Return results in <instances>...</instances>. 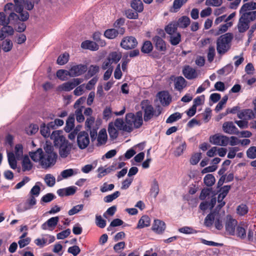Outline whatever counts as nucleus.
<instances>
[{
  "label": "nucleus",
  "instance_id": "nucleus-1",
  "mask_svg": "<svg viewBox=\"0 0 256 256\" xmlns=\"http://www.w3.org/2000/svg\"><path fill=\"white\" fill-rule=\"evenodd\" d=\"M50 138L54 140V146L59 147V154L60 157L66 158L70 154L72 144L66 140L58 130L54 131L52 134Z\"/></svg>",
  "mask_w": 256,
  "mask_h": 256
},
{
  "label": "nucleus",
  "instance_id": "nucleus-2",
  "mask_svg": "<svg viewBox=\"0 0 256 256\" xmlns=\"http://www.w3.org/2000/svg\"><path fill=\"white\" fill-rule=\"evenodd\" d=\"M233 38L232 34L228 32L220 36L216 41V50L219 54L222 55L229 50Z\"/></svg>",
  "mask_w": 256,
  "mask_h": 256
},
{
  "label": "nucleus",
  "instance_id": "nucleus-3",
  "mask_svg": "<svg viewBox=\"0 0 256 256\" xmlns=\"http://www.w3.org/2000/svg\"><path fill=\"white\" fill-rule=\"evenodd\" d=\"M126 122L128 125V132H132L134 128H140L143 124L142 112L138 111L134 114L133 113H128L126 115Z\"/></svg>",
  "mask_w": 256,
  "mask_h": 256
},
{
  "label": "nucleus",
  "instance_id": "nucleus-4",
  "mask_svg": "<svg viewBox=\"0 0 256 256\" xmlns=\"http://www.w3.org/2000/svg\"><path fill=\"white\" fill-rule=\"evenodd\" d=\"M141 108L144 112V120L148 122L154 116H158L160 114V112L154 111V107L150 104L148 100H144L141 104Z\"/></svg>",
  "mask_w": 256,
  "mask_h": 256
},
{
  "label": "nucleus",
  "instance_id": "nucleus-5",
  "mask_svg": "<svg viewBox=\"0 0 256 256\" xmlns=\"http://www.w3.org/2000/svg\"><path fill=\"white\" fill-rule=\"evenodd\" d=\"M84 79L82 78H74L70 81L64 82L58 86L60 91L69 92L75 87L82 82Z\"/></svg>",
  "mask_w": 256,
  "mask_h": 256
},
{
  "label": "nucleus",
  "instance_id": "nucleus-6",
  "mask_svg": "<svg viewBox=\"0 0 256 256\" xmlns=\"http://www.w3.org/2000/svg\"><path fill=\"white\" fill-rule=\"evenodd\" d=\"M57 158L56 153L44 154L42 157L40 165L42 168H48L54 166Z\"/></svg>",
  "mask_w": 256,
  "mask_h": 256
},
{
  "label": "nucleus",
  "instance_id": "nucleus-7",
  "mask_svg": "<svg viewBox=\"0 0 256 256\" xmlns=\"http://www.w3.org/2000/svg\"><path fill=\"white\" fill-rule=\"evenodd\" d=\"M238 226V222L233 218L230 215H228L225 222V229L227 234L230 236L235 234L236 228Z\"/></svg>",
  "mask_w": 256,
  "mask_h": 256
},
{
  "label": "nucleus",
  "instance_id": "nucleus-8",
  "mask_svg": "<svg viewBox=\"0 0 256 256\" xmlns=\"http://www.w3.org/2000/svg\"><path fill=\"white\" fill-rule=\"evenodd\" d=\"M138 44L136 39L132 36L124 37L120 42V46L124 49L128 50L134 49Z\"/></svg>",
  "mask_w": 256,
  "mask_h": 256
},
{
  "label": "nucleus",
  "instance_id": "nucleus-9",
  "mask_svg": "<svg viewBox=\"0 0 256 256\" xmlns=\"http://www.w3.org/2000/svg\"><path fill=\"white\" fill-rule=\"evenodd\" d=\"M88 134L85 132H80L77 136V144L78 148L83 150L86 148L90 144Z\"/></svg>",
  "mask_w": 256,
  "mask_h": 256
},
{
  "label": "nucleus",
  "instance_id": "nucleus-10",
  "mask_svg": "<svg viewBox=\"0 0 256 256\" xmlns=\"http://www.w3.org/2000/svg\"><path fill=\"white\" fill-rule=\"evenodd\" d=\"M87 70L88 68L86 64H80L74 65L68 70V76L70 77L80 76L84 74Z\"/></svg>",
  "mask_w": 256,
  "mask_h": 256
},
{
  "label": "nucleus",
  "instance_id": "nucleus-11",
  "mask_svg": "<svg viewBox=\"0 0 256 256\" xmlns=\"http://www.w3.org/2000/svg\"><path fill=\"white\" fill-rule=\"evenodd\" d=\"M228 142L229 138L222 135L215 134L210 137V142L215 145L226 146Z\"/></svg>",
  "mask_w": 256,
  "mask_h": 256
},
{
  "label": "nucleus",
  "instance_id": "nucleus-12",
  "mask_svg": "<svg viewBox=\"0 0 256 256\" xmlns=\"http://www.w3.org/2000/svg\"><path fill=\"white\" fill-rule=\"evenodd\" d=\"M152 40L157 50L162 54L166 52V42L162 38L156 36L152 38Z\"/></svg>",
  "mask_w": 256,
  "mask_h": 256
},
{
  "label": "nucleus",
  "instance_id": "nucleus-13",
  "mask_svg": "<svg viewBox=\"0 0 256 256\" xmlns=\"http://www.w3.org/2000/svg\"><path fill=\"white\" fill-rule=\"evenodd\" d=\"M184 76L188 80H193L198 76L196 70L190 66H185L182 70Z\"/></svg>",
  "mask_w": 256,
  "mask_h": 256
},
{
  "label": "nucleus",
  "instance_id": "nucleus-14",
  "mask_svg": "<svg viewBox=\"0 0 256 256\" xmlns=\"http://www.w3.org/2000/svg\"><path fill=\"white\" fill-rule=\"evenodd\" d=\"M222 129L224 132L230 134H238L239 131L232 122H225L222 125Z\"/></svg>",
  "mask_w": 256,
  "mask_h": 256
},
{
  "label": "nucleus",
  "instance_id": "nucleus-15",
  "mask_svg": "<svg viewBox=\"0 0 256 256\" xmlns=\"http://www.w3.org/2000/svg\"><path fill=\"white\" fill-rule=\"evenodd\" d=\"M59 218L58 216L52 217L42 225V228L44 230H53L57 225Z\"/></svg>",
  "mask_w": 256,
  "mask_h": 256
},
{
  "label": "nucleus",
  "instance_id": "nucleus-16",
  "mask_svg": "<svg viewBox=\"0 0 256 256\" xmlns=\"http://www.w3.org/2000/svg\"><path fill=\"white\" fill-rule=\"evenodd\" d=\"M157 96L161 104L164 106L168 105L172 100L168 92L166 91L159 92L157 94Z\"/></svg>",
  "mask_w": 256,
  "mask_h": 256
},
{
  "label": "nucleus",
  "instance_id": "nucleus-17",
  "mask_svg": "<svg viewBox=\"0 0 256 256\" xmlns=\"http://www.w3.org/2000/svg\"><path fill=\"white\" fill-rule=\"evenodd\" d=\"M125 30L124 28H120V30L110 28L106 30L104 33V35L106 38L109 39H113L115 38L118 34H123Z\"/></svg>",
  "mask_w": 256,
  "mask_h": 256
},
{
  "label": "nucleus",
  "instance_id": "nucleus-18",
  "mask_svg": "<svg viewBox=\"0 0 256 256\" xmlns=\"http://www.w3.org/2000/svg\"><path fill=\"white\" fill-rule=\"evenodd\" d=\"M237 116L240 119L248 120L254 118V114L252 110L245 109L238 112Z\"/></svg>",
  "mask_w": 256,
  "mask_h": 256
},
{
  "label": "nucleus",
  "instance_id": "nucleus-19",
  "mask_svg": "<svg viewBox=\"0 0 256 256\" xmlns=\"http://www.w3.org/2000/svg\"><path fill=\"white\" fill-rule=\"evenodd\" d=\"M78 173V170L68 168L62 170L60 176H58V181L61 180L62 178L66 179Z\"/></svg>",
  "mask_w": 256,
  "mask_h": 256
},
{
  "label": "nucleus",
  "instance_id": "nucleus-20",
  "mask_svg": "<svg viewBox=\"0 0 256 256\" xmlns=\"http://www.w3.org/2000/svg\"><path fill=\"white\" fill-rule=\"evenodd\" d=\"M108 140V136L106 131L105 129L100 130L98 132L97 138L96 146H98L104 145L106 144Z\"/></svg>",
  "mask_w": 256,
  "mask_h": 256
},
{
  "label": "nucleus",
  "instance_id": "nucleus-21",
  "mask_svg": "<svg viewBox=\"0 0 256 256\" xmlns=\"http://www.w3.org/2000/svg\"><path fill=\"white\" fill-rule=\"evenodd\" d=\"M160 192L159 184L156 179H154L150 184V196L156 198Z\"/></svg>",
  "mask_w": 256,
  "mask_h": 256
},
{
  "label": "nucleus",
  "instance_id": "nucleus-22",
  "mask_svg": "<svg viewBox=\"0 0 256 256\" xmlns=\"http://www.w3.org/2000/svg\"><path fill=\"white\" fill-rule=\"evenodd\" d=\"M166 228L165 223L159 220H156L152 226L154 231L158 234L162 233Z\"/></svg>",
  "mask_w": 256,
  "mask_h": 256
},
{
  "label": "nucleus",
  "instance_id": "nucleus-23",
  "mask_svg": "<svg viewBox=\"0 0 256 256\" xmlns=\"http://www.w3.org/2000/svg\"><path fill=\"white\" fill-rule=\"evenodd\" d=\"M174 88L180 92L186 86V81L182 76H178L175 78L174 80Z\"/></svg>",
  "mask_w": 256,
  "mask_h": 256
},
{
  "label": "nucleus",
  "instance_id": "nucleus-24",
  "mask_svg": "<svg viewBox=\"0 0 256 256\" xmlns=\"http://www.w3.org/2000/svg\"><path fill=\"white\" fill-rule=\"evenodd\" d=\"M218 214L216 212H210L205 218L204 224L206 227L211 228L214 224Z\"/></svg>",
  "mask_w": 256,
  "mask_h": 256
},
{
  "label": "nucleus",
  "instance_id": "nucleus-25",
  "mask_svg": "<svg viewBox=\"0 0 256 256\" xmlns=\"http://www.w3.org/2000/svg\"><path fill=\"white\" fill-rule=\"evenodd\" d=\"M14 30L11 26L8 24L3 25V27L0 30V38L2 40L7 36L12 35Z\"/></svg>",
  "mask_w": 256,
  "mask_h": 256
},
{
  "label": "nucleus",
  "instance_id": "nucleus-26",
  "mask_svg": "<svg viewBox=\"0 0 256 256\" xmlns=\"http://www.w3.org/2000/svg\"><path fill=\"white\" fill-rule=\"evenodd\" d=\"M178 27L184 28H187L190 23V18L187 16H182L177 21H174Z\"/></svg>",
  "mask_w": 256,
  "mask_h": 256
},
{
  "label": "nucleus",
  "instance_id": "nucleus-27",
  "mask_svg": "<svg viewBox=\"0 0 256 256\" xmlns=\"http://www.w3.org/2000/svg\"><path fill=\"white\" fill-rule=\"evenodd\" d=\"M74 114H70L66 121L64 127V130L66 132H70L73 130L74 126Z\"/></svg>",
  "mask_w": 256,
  "mask_h": 256
},
{
  "label": "nucleus",
  "instance_id": "nucleus-28",
  "mask_svg": "<svg viewBox=\"0 0 256 256\" xmlns=\"http://www.w3.org/2000/svg\"><path fill=\"white\" fill-rule=\"evenodd\" d=\"M44 152L42 148H38L34 152H30V156L31 158L35 162H40L41 163Z\"/></svg>",
  "mask_w": 256,
  "mask_h": 256
},
{
  "label": "nucleus",
  "instance_id": "nucleus-29",
  "mask_svg": "<svg viewBox=\"0 0 256 256\" xmlns=\"http://www.w3.org/2000/svg\"><path fill=\"white\" fill-rule=\"evenodd\" d=\"M81 47L92 50H96L98 49V46L95 42L90 40L83 42L81 44Z\"/></svg>",
  "mask_w": 256,
  "mask_h": 256
},
{
  "label": "nucleus",
  "instance_id": "nucleus-30",
  "mask_svg": "<svg viewBox=\"0 0 256 256\" xmlns=\"http://www.w3.org/2000/svg\"><path fill=\"white\" fill-rule=\"evenodd\" d=\"M178 28L176 23L173 21L165 26L164 30L170 36L178 32L177 30Z\"/></svg>",
  "mask_w": 256,
  "mask_h": 256
},
{
  "label": "nucleus",
  "instance_id": "nucleus-31",
  "mask_svg": "<svg viewBox=\"0 0 256 256\" xmlns=\"http://www.w3.org/2000/svg\"><path fill=\"white\" fill-rule=\"evenodd\" d=\"M242 19L244 18L246 20L250 22L254 21L256 19V11L252 12H244L240 13Z\"/></svg>",
  "mask_w": 256,
  "mask_h": 256
},
{
  "label": "nucleus",
  "instance_id": "nucleus-32",
  "mask_svg": "<svg viewBox=\"0 0 256 256\" xmlns=\"http://www.w3.org/2000/svg\"><path fill=\"white\" fill-rule=\"evenodd\" d=\"M181 34L178 32L169 36V42L172 46H177L181 40Z\"/></svg>",
  "mask_w": 256,
  "mask_h": 256
},
{
  "label": "nucleus",
  "instance_id": "nucleus-33",
  "mask_svg": "<svg viewBox=\"0 0 256 256\" xmlns=\"http://www.w3.org/2000/svg\"><path fill=\"white\" fill-rule=\"evenodd\" d=\"M256 9V2H250L243 4L240 9V13L244 12H252V10Z\"/></svg>",
  "mask_w": 256,
  "mask_h": 256
},
{
  "label": "nucleus",
  "instance_id": "nucleus-34",
  "mask_svg": "<svg viewBox=\"0 0 256 256\" xmlns=\"http://www.w3.org/2000/svg\"><path fill=\"white\" fill-rule=\"evenodd\" d=\"M150 219L148 216H143L138 221L137 226L138 228H142L148 227L150 225Z\"/></svg>",
  "mask_w": 256,
  "mask_h": 256
},
{
  "label": "nucleus",
  "instance_id": "nucleus-35",
  "mask_svg": "<svg viewBox=\"0 0 256 256\" xmlns=\"http://www.w3.org/2000/svg\"><path fill=\"white\" fill-rule=\"evenodd\" d=\"M32 168V164L28 156H25L22 161V170L24 172L29 171Z\"/></svg>",
  "mask_w": 256,
  "mask_h": 256
},
{
  "label": "nucleus",
  "instance_id": "nucleus-36",
  "mask_svg": "<svg viewBox=\"0 0 256 256\" xmlns=\"http://www.w3.org/2000/svg\"><path fill=\"white\" fill-rule=\"evenodd\" d=\"M249 23L244 18L242 19V17L240 16L238 25L239 32H244L246 31L249 28Z\"/></svg>",
  "mask_w": 256,
  "mask_h": 256
},
{
  "label": "nucleus",
  "instance_id": "nucleus-37",
  "mask_svg": "<svg viewBox=\"0 0 256 256\" xmlns=\"http://www.w3.org/2000/svg\"><path fill=\"white\" fill-rule=\"evenodd\" d=\"M36 203V200L35 196H30L26 200L24 206L23 208L24 210H30L32 208Z\"/></svg>",
  "mask_w": 256,
  "mask_h": 256
},
{
  "label": "nucleus",
  "instance_id": "nucleus-38",
  "mask_svg": "<svg viewBox=\"0 0 256 256\" xmlns=\"http://www.w3.org/2000/svg\"><path fill=\"white\" fill-rule=\"evenodd\" d=\"M114 127H116L118 130H123L128 132V125L126 124H124V122L122 119L116 118L114 122L113 123Z\"/></svg>",
  "mask_w": 256,
  "mask_h": 256
},
{
  "label": "nucleus",
  "instance_id": "nucleus-39",
  "mask_svg": "<svg viewBox=\"0 0 256 256\" xmlns=\"http://www.w3.org/2000/svg\"><path fill=\"white\" fill-rule=\"evenodd\" d=\"M230 189V186H224L220 188V193L218 194V202L223 200L224 198L226 196Z\"/></svg>",
  "mask_w": 256,
  "mask_h": 256
},
{
  "label": "nucleus",
  "instance_id": "nucleus-40",
  "mask_svg": "<svg viewBox=\"0 0 256 256\" xmlns=\"http://www.w3.org/2000/svg\"><path fill=\"white\" fill-rule=\"evenodd\" d=\"M153 50V46L151 42L146 40L144 42L141 48V51L144 54H149L152 52Z\"/></svg>",
  "mask_w": 256,
  "mask_h": 256
},
{
  "label": "nucleus",
  "instance_id": "nucleus-41",
  "mask_svg": "<svg viewBox=\"0 0 256 256\" xmlns=\"http://www.w3.org/2000/svg\"><path fill=\"white\" fill-rule=\"evenodd\" d=\"M8 159L10 167L12 168L15 170L17 167V162L16 160L14 153L12 152H8Z\"/></svg>",
  "mask_w": 256,
  "mask_h": 256
},
{
  "label": "nucleus",
  "instance_id": "nucleus-42",
  "mask_svg": "<svg viewBox=\"0 0 256 256\" xmlns=\"http://www.w3.org/2000/svg\"><path fill=\"white\" fill-rule=\"evenodd\" d=\"M44 181L48 186L52 187L56 184V178L51 174H46L44 176Z\"/></svg>",
  "mask_w": 256,
  "mask_h": 256
},
{
  "label": "nucleus",
  "instance_id": "nucleus-43",
  "mask_svg": "<svg viewBox=\"0 0 256 256\" xmlns=\"http://www.w3.org/2000/svg\"><path fill=\"white\" fill-rule=\"evenodd\" d=\"M108 132L112 139L116 138L118 134L117 130L114 127L113 122H110L108 126Z\"/></svg>",
  "mask_w": 256,
  "mask_h": 256
},
{
  "label": "nucleus",
  "instance_id": "nucleus-44",
  "mask_svg": "<svg viewBox=\"0 0 256 256\" xmlns=\"http://www.w3.org/2000/svg\"><path fill=\"white\" fill-rule=\"evenodd\" d=\"M132 8L138 12L143 10L144 6L141 0H133L131 2Z\"/></svg>",
  "mask_w": 256,
  "mask_h": 256
},
{
  "label": "nucleus",
  "instance_id": "nucleus-45",
  "mask_svg": "<svg viewBox=\"0 0 256 256\" xmlns=\"http://www.w3.org/2000/svg\"><path fill=\"white\" fill-rule=\"evenodd\" d=\"M42 185L41 182H38L36 183V184L32 188L30 191V196H38L40 194V186Z\"/></svg>",
  "mask_w": 256,
  "mask_h": 256
},
{
  "label": "nucleus",
  "instance_id": "nucleus-46",
  "mask_svg": "<svg viewBox=\"0 0 256 256\" xmlns=\"http://www.w3.org/2000/svg\"><path fill=\"white\" fill-rule=\"evenodd\" d=\"M50 128H51V127L49 126L48 124L47 126H46L44 124L41 126L40 128V132L44 138H48L50 136V137L52 134H50Z\"/></svg>",
  "mask_w": 256,
  "mask_h": 256
},
{
  "label": "nucleus",
  "instance_id": "nucleus-47",
  "mask_svg": "<svg viewBox=\"0 0 256 256\" xmlns=\"http://www.w3.org/2000/svg\"><path fill=\"white\" fill-rule=\"evenodd\" d=\"M84 106H81L80 108H76L75 114L76 116V120L78 122H82L84 120V117L82 114L83 109Z\"/></svg>",
  "mask_w": 256,
  "mask_h": 256
},
{
  "label": "nucleus",
  "instance_id": "nucleus-48",
  "mask_svg": "<svg viewBox=\"0 0 256 256\" xmlns=\"http://www.w3.org/2000/svg\"><path fill=\"white\" fill-rule=\"evenodd\" d=\"M186 148V144L184 141H181V143L178 146L174 152V154L176 156H178L183 154L184 151Z\"/></svg>",
  "mask_w": 256,
  "mask_h": 256
},
{
  "label": "nucleus",
  "instance_id": "nucleus-49",
  "mask_svg": "<svg viewBox=\"0 0 256 256\" xmlns=\"http://www.w3.org/2000/svg\"><path fill=\"white\" fill-rule=\"evenodd\" d=\"M215 178L212 174H206L204 178V183L208 186H212L215 182Z\"/></svg>",
  "mask_w": 256,
  "mask_h": 256
},
{
  "label": "nucleus",
  "instance_id": "nucleus-50",
  "mask_svg": "<svg viewBox=\"0 0 256 256\" xmlns=\"http://www.w3.org/2000/svg\"><path fill=\"white\" fill-rule=\"evenodd\" d=\"M182 116V114L180 112H174L166 120V122L168 124H172V122H174L181 118Z\"/></svg>",
  "mask_w": 256,
  "mask_h": 256
},
{
  "label": "nucleus",
  "instance_id": "nucleus-51",
  "mask_svg": "<svg viewBox=\"0 0 256 256\" xmlns=\"http://www.w3.org/2000/svg\"><path fill=\"white\" fill-rule=\"evenodd\" d=\"M235 234L238 237L242 239H244L246 238V230L245 228L240 225L237 226L236 231L235 230Z\"/></svg>",
  "mask_w": 256,
  "mask_h": 256
},
{
  "label": "nucleus",
  "instance_id": "nucleus-52",
  "mask_svg": "<svg viewBox=\"0 0 256 256\" xmlns=\"http://www.w3.org/2000/svg\"><path fill=\"white\" fill-rule=\"evenodd\" d=\"M14 156L17 160H20L23 155V147L22 144H16L14 148Z\"/></svg>",
  "mask_w": 256,
  "mask_h": 256
},
{
  "label": "nucleus",
  "instance_id": "nucleus-53",
  "mask_svg": "<svg viewBox=\"0 0 256 256\" xmlns=\"http://www.w3.org/2000/svg\"><path fill=\"white\" fill-rule=\"evenodd\" d=\"M113 170V166L109 167L106 168H104L102 167H100L98 169V178H102V177L106 176V174L110 173Z\"/></svg>",
  "mask_w": 256,
  "mask_h": 256
},
{
  "label": "nucleus",
  "instance_id": "nucleus-54",
  "mask_svg": "<svg viewBox=\"0 0 256 256\" xmlns=\"http://www.w3.org/2000/svg\"><path fill=\"white\" fill-rule=\"evenodd\" d=\"M69 59V54L68 53H64L60 55L57 60V63L60 65H64L68 62Z\"/></svg>",
  "mask_w": 256,
  "mask_h": 256
},
{
  "label": "nucleus",
  "instance_id": "nucleus-55",
  "mask_svg": "<svg viewBox=\"0 0 256 256\" xmlns=\"http://www.w3.org/2000/svg\"><path fill=\"white\" fill-rule=\"evenodd\" d=\"M120 195V192L118 191H116L113 194H111L108 195L106 196L104 198V200L105 202H110L116 199L117 198H118Z\"/></svg>",
  "mask_w": 256,
  "mask_h": 256
},
{
  "label": "nucleus",
  "instance_id": "nucleus-56",
  "mask_svg": "<svg viewBox=\"0 0 256 256\" xmlns=\"http://www.w3.org/2000/svg\"><path fill=\"white\" fill-rule=\"evenodd\" d=\"M12 42L10 40H6L2 42V50L6 52L10 51L12 50Z\"/></svg>",
  "mask_w": 256,
  "mask_h": 256
},
{
  "label": "nucleus",
  "instance_id": "nucleus-57",
  "mask_svg": "<svg viewBox=\"0 0 256 256\" xmlns=\"http://www.w3.org/2000/svg\"><path fill=\"white\" fill-rule=\"evenodd\" d=\"M56 198V196L52 193H48L41 198L40 202L42 204V202H50L54 200Z\"/></svg>",
  "mask_w": 256,
  "mask_h": 256
},
{
  "label": "nucleus",
  "instance_id": "nucleus-58",
  "mask_svg": "<svg viewBox=\"0 0 256 256\" xmlns=\"http://www.w3.org/2000/svg\"><path fill=\"white\" fill-rule=\"evenodd\" d=\"M248 206L244 204L239 205L236 208L238 214L240 216H244L248 213Z\"/></svg>",
  "mask_w": 256,
  "mask_h": 256
},
{
  "label": "nucleus",
  "instance_id": "nucleus-59",
  "mask_svg": "<svg viewBox=\"0 0 256 256\" xmlns=\"http://www.w3.org/2000/svg\"><path fill=\"white\" fill-rule=\"evenodd\" d=\"M96 225L100 228H104L106 226V220L103 219L101 216H96Z\"/></svg>",
  "mask_w": 256,
  "mask_h": 256
},
{
  "label": "nucleus",
  "instance_id": "nucleus-60",
  "mask_svg": "<svg viewBox=\"0 0 256 256\" xmlns=\"http://www.w3.org/2000/svg\"><path fill=\"white\" fill-rule=\"evenodd\" d=\"M246 156L250 159L256 158V146H252L246 150Z\"/></svg>",
  "mask_w": 256,
  "mask_h": 256
},
{
  "label": "nucleus",
  "instance_id": "nucleus-61",
  "mask_svg": "<svg viewBox=\"0 0 256 256\" xmlns=\"http://www.w3.org/2000/svg\"><path fill=\"white\" fill-rule=\"evenodd\" d=\"M188 0H174L173 8L174 12H177Z\"/></svg>",
  "mask_w": 256,
  "mask_h": 256
},
{
  "label": "nucleus",
  "instance_id": "nucleus-62",
  "mask_svg": "<svg viewBox=\"0 0 256 256\" xmlns=\"http://www.w3.org/2000/svg\"><path fill=\"white\" fill-rule=\"evenodd\" d=\"M38 130V126L37 124H32L28 128H26V132L28 135L35 134Z\"/></svg>",
  "mask_w": 256,
  "mask_h": 256
},
{
  "label": "nucleus",
  "instance_id": "nucleus-63",
  "mask_svg": "<svg viewBox=\"0 0 256 256\" xmlns=\"http://www.w3.org/2000/svg\"><path fill=\"white\" fill-rule=\"evenodd\" d=\"M83 208L84 205L82 204L76 205L68 212V214L69 216L74 215L82 210Z\"/></svg>",
  "mask_w": 256,
  "mask_h": 256
},
{
  "label": "nucleus",
  "instance_id": "nucleus-64",
  "mask_svg": "<svg viewBox=\"0 0 256 256\" xmlns=\"http://www.w3.org/2000/svg\"><path fill=\"white\" fill-rule=\"evenodd\" d=\"M201 158L202 154L200 152L196 153L191 157L190 163L192 165H196L199 162Z\"/></svg>",
  "mask_w": 256,
  "mask_h": 256
}]
</instances>
